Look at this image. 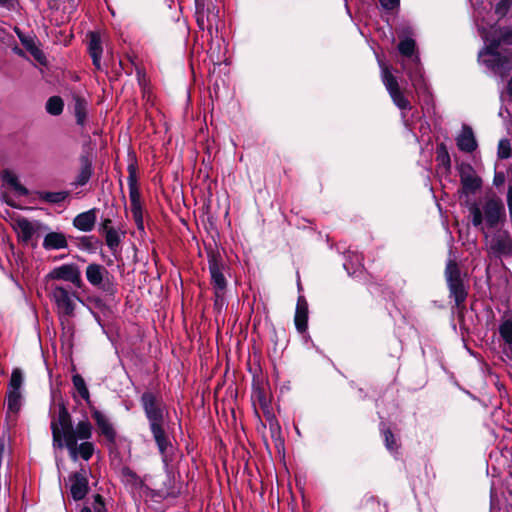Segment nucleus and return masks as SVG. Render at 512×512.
Masks as SVG:
<instances>
[{"label": "nucleus", "mask_w": 512, "mask_h": 512, "mask_svg": "<svg viewBox=\"0 0 512 512\" xmlns=\"http://www.w3.org/2000/svg\"><path fill=\"white\" fill-rule=\"evenodd\" d=\"M51 431L54 445H65L73 461L79 458L88 461L93 456L95 445L89 441L93 434L92 424L84 419L74 427L71 415L64 404L59 405L57 418L51 421Z\"/></svg>", "instance_id": "nucleus-1"}, {"label": "nucleus", "mask_w": 512, "mask_h": 512, "mask_svg": "<svg viewBox=\"0 0 512 512\" xmlns=\"http://www.w3.org/2000/svg\"><path fill=\"white\" fill-rule=\"evenodd\" d=\"M140 401L146 418L148 419L153 439L162 456L163 462L167 465L169 462V456L173 451V445L164 429L166 414L165 407L151 392H144Z\"/></svg>", "instance_id": "nucleus-2"}, {"label": "nucleus", "mask_w": 512, "mask_h": 512, "mask_svg": "<svg viewBox=\"0 0 512 512\" xmlns=\"http://www.w3.org/2000/svg\"><path fill=\"white\" fill-rule=\"evenodd\" d=\"M467 207L472 225L482 234L503 227L506 222L505 206L495 195L486 196L479 202L467 203Z\"/></svg>", "instance_id": "nucleus-3"}, {"label": "nucleus", "mask_w": 512, "mask_h": 512, "mask_svg": "<svg viewBox=\"0 0 512 512\" xmlns=\"http://www.w3.org/2000/svg\"><path fill=\"white\" fill-rule=\"evenodd\" d=\"M48 295L61 321L75 315L77 302L80 301L76 288L69 284L52 283Z\"/></svg>", "instance_id": "nucleus-4"}, {"label": "nucleus", "mask_w": 512, "mask_h": 512, "mask_svg": "<svg viewBox=\"0 0 512 512\" xmlns=\"http://www.w3.org/2000/svg\"><path fill=\"white\" fill-rule=\"evenodd\" d=\"M509 37H512V30L503 32L500 40L491 41L484 50L479 53L480 61L501 77L506 76L512 69L511 59L497 51L501 41L506 42Z\"/></svg>", "instance_id": "nucleus-5"}, {"label": "nucleus", "mask_w": 512, "mask_h": 512, "mask_svg": "<svg viewBox=\"0 0 512 512\" xmlns=\"http://www.w3.org/2000/svg\"><path fill=\"white\" fill-rule=\"evenodd\" d=\"M487 252L496 258L512 256V236L508 230L498 227L483 234Z\"/></svg>", "instance_id": "nucleus-6"}, {"label": "nucleus", "mask_w": 512, "mask_h": 512, "mask_svg": "<svg viewBox=\"0 0 512 512\" xmlns=\"http://www.w3.org/2000/svg\"><path fill=\"white\" fill-rule=\"evenodd\" d=\"M379 66L381 69V80L394 105L401 111H410L412 109L411 103L401 90L398 79L392 73L391 68L382 61H379Z\"/></svg>", "instance_id": "nucleus-7"}, {"label": "nucleus", "mask_w": 512, "mask_h": 512, "mask_svg": "<svg viewBox=\"0 0 512 512\" xmlns=\"http://www.w3.org/2000/svg\"><path fill=\"white\" fill-rule=\"evenodd\" d=\"M23 375L20 369H14L11 373L10 381L7 387V417L15 420L23 404L22 388Z\"/></svg>", "instance_id": "nucleus-8"}, {"label": "nucleus", "mask_w": 512, "mask_h": 512, "mask_svg": "<svg viewBox=\"0 0 512 512\" xmlns=\"http://www.w3.org/2000/svg\"><path fill=\"white\" fill-rule=\"evenodd\" d=\"M450 297L454 299L457 308L463 307L467 298V290L461 278L460 270L455 261L450 260L445 270Z\"/></svg>", "instance_id": "nucleus-9"}, {"label": "nucleus", "mask_w": 512, "mask_h": 512, "mask_svg": "<svg viewBox=\"0 0 512 512\" xmlns=\"http://www.w3.org/2000/svg\"><path fill=\"white\" fill-rule=\"evenodd\" d=\"M208 268L210 272L211 284L213 286L217 302L223 298L227 288V280L223 274L224 263L218 253H208Z\"/></svg>", "instance_id": "nucleus-10"}, {"label": "nucleus", "mask_w": 512, "mask_h": 512, "mask_svg": "<svg viewBox=\"0 0 512 512\" xmlns=\"http://www.w3.org/2000/svg\"><path fill=\"white\" fill-rule=\"evenodd\" d=\"M47 280L64 281L71 284L76 289L83 287L81 272L79 267L74 263L62 264L54 267L46 276Z\"/></svg>", "instance_id": "nucleus-11"}, {"label": "nucleus", "mask_w": 512, "mask_h": 512, "mask_svg": "<svg viewBox=\"0 0 512 512\" xmlns=\"http://www.w3.org/2000/svg\"><path fill=\"white\" fill-rule=\"evenodd\" d=\"M90 412L100 435L105 438L109 445H115L117 432L109 417L94 405H90Z\"/></svg>", "instance_id": "nucleus-12"}, {"label": "nucleus", "mask_w": 512, "mask_h": 512, "mask_svg": "<svg viewBox=\"0 0 512 512\" xmlns=\"http://www.w3.org/2000/svg\"><path fill=\"white\" fill-rule=\"evenodd\" d=\"M14 229L22 242L29 243L39 232L48 230V227L40 221L20 217L15 221Z\"/></svg>", "instance_id": "nucleus-13"}, {"label": "nucleus", "mask_w": 512, "mask_h": 512, "mask_svg": "<svg viewBox=\"0 0 512 512\" xmlns=\"http://www.w3.org/2000/svg\"><path fill=\"white\" fill-rule=\"evenodd\" d=\"M85 275L90 285L108 291L110 273L103 265L90 263L86 267Z\"/></svg>", "instance_id": "nucleus-14"}, {"label": "nucleus", "mask_w": 512, "mask_h": 512, "mask_svg": "<svg viewBox=\"0 0 512 512\" xmlns=\"http://www.w3.org/2000/svg\"><path fill=\"white\" fill-rule=\"evenodd\" d=\"M460 182L462 187V194L468 197L474 195L477 190L481 188L482 181L478 177L470 165H465L460 168Z\"/></svg>", "instance_id": "nucleus-15"}, {"label": "nucleus", "mask_w": 512, "mask_h": 512, "mask_svg": "<svg viewBox=\"0 0 512 512\" xmlns=\"http://www.w3.org/2000/svg\"><path fill=\"white\" fill-rule=\"evenodd\" d=\"M70 493L75 501L85 498L89 491V483L85 470L75 472L69 476Z\"/></svg>", "instance_id": "nucleus-16"}, {"label": "nucleus", "mask_w": 512, "mask_h": 512, "mask_svg": "<svg viewBox=\"0 0 512 512\" xmlns=\"http://www.w3.org/2000/svg\"><path fill=\"white\" fill-rule=\"evenodd\" d=\"M128 177L127 183L129 187V198L131 206L141 205V194L137 183V163L131 160L127 166Z\"/></svg>", "instance_id": "nucleus-17"}, {"label": "nucleus", "mask_w": 512, "mask_h": 512, "mask_svg": "<svg viewBox=\"0 0 512 512\" xmlns=\"http://www.w3.org/2000/svg\"><path fill=\"white\" fill-rule=\"evenodd\" d=\"M96 220V209L92 208L88 211L78 214L73 219V226L80 231L90 232L94 229Z\"/></svg>", "instance_id": "nucleus-18"}, {"label": "nucleus", "mask_w": 512, "mask_h": 512, "mask_svg": "<svg viewBox=\"0 0 512 512\" xmlns=\"http://www.w3.org/2000/svg\"><path fill=\"white\" fill-rule=\"evenodd\" d=\"M195 17L199 29L204 31L205 29L211 30L216 15L210 13V8H206L203 1L196 0Z\"/></svg>", "instance_id": "nucleus-19"}, {"label": "nucleus", "mask_w": 512, "mask_h": 512, "mask_svg": "<svg viewBox=\"0 0 512 512\" xmlns=\"http://www.w3.org/2000/svg\"><path fill=\"white\" fill-rule=\"evenodd\" d=\"M294 321L298 332L304 333L307 330L308 304L303 296L298 298Z\"/></svg>", "instance_id": "nucleus-20"}, {"label": "nucleus", "mask_w": 512, "mask_h": 512, "mask_svg": "<svg viewBox=\"0 0 512 512\" xmlns=\"http://www.w3.org/2000/svg\"><path fill=\"white\" fill-rule=\"evenodd\" d=\"M88 51L92 58L93 65L96 69H101V58H102V46H101V38L97 32L89 33V44Z\"/></svg>", "instance_id": "nucleus-21"}, {"label": "nucleus", "mask_w": 512, "mask_h": 512, "mask_svg": "<svg viewBox=\"0 0 512 512\" xmlns=\"http://www.w3.org/2000/svg\"><path fill=\"white\" fill-rule=\"evenodd\" d=\"M457 146L463 152L471 153L477 148V142L472 129L464 126L461 134L457 137Z\"/></svg>", "instance_id": "nucleus-22"}, {"label": "nucleus", "mask_w": 512, "mask_h": 512, "mask_svg": "<svg viewBox=\"0 0 512 512\" xmlns=\"http://www.w3.org/2000/svg\"><path fill=\"white\" fill-rule=\"evenodd\" d=\"M45 250H60L68 247L65 234L61 232H49L46 234L42 244Z\"/></svg>", "instance_id": "nucleus-23"}, {"label": "nucleus", "mask_w": 512, "mask_h": 512, "mask_svg": "<svg viewBox=\"0 0 512 512\" xmlns=\"http://www.w3.org/2000/svg\"><path fill=\"white\" fill-rule=\"evenodd\" d=\"M124 236L125 232H121L118 229H110L107 231V233H105V242L112 254H116V252L119 250L122 237Z\"/></svg>", "instance_id": "nucleus-24"}, {"label": "nucleus", "mask_w": 512, "mask_h": 512, "mask_svg": "<svg viewBox=\"0 0 512 512\" xmlns=\"http://www.w3.org/2000/svg\"><path fill=\"white\" fill-rule=\"evenodd\" d=\"M38 197L44 202L50 204H59L64 202L69 197L68 191H58V192H49V191H41L38 192Z\"/></svg>", "instance_id": "nucleus-25"}, {"label": "nucleus", "mask_w": 512, "mask_h": 512, "mask_svg": "<svg viewBox=\"0 0 512 512\" xmlns=\"http://www.w3.org/2000/svg\"><path fill=\"white\" fill-rule=\"evenodd\" d=\"M92 175V166L87 157H82L81 159V170L76 177L75 185L83 186L85 185Z\"/></svg>", "instance_id": "nucleus-26"}, {"label": "nucleus", "mask_w": 512, "mask_h": 512, "mask_svg": "<svg viewBox=\"0 0 512 512\" xmlns=\"http://www.w3.org/2000/svg\"><path fill=\"white\" fill-rule=\"evenodd\" d=\"M72 382H73L74 388L77 390V392L81 396V398L86 401L88 406L90 407V405H93L91 402L90 393H89V390L87 388L84 378L79 374H75L72 376Z\"/></svg>", "instance_id": "nucleus-27"}, {"label": "nucleus", "mask_w": 512, "mask_h": 512, "mask_svg": "<svg viewBox=\"0 0 512 512\" xmlns=\"http://www.w3.org/2000/svg\"><path fill=\"white\" fill-rule=\"evenodd\" d=\"M2 179L5 183H7L9 186H11L16 192H18L22 196L28 195L29 191L26 187H24L20 182L18 177L10 172V171H4L2 175Z\"/></svg>", "instance_id": "nucleus-28"}, {"label": "nucleus", "mask_w": 512, "mask_h": 512, "mask_svg": "<svg viewBox=\"0 0 512 512\" xmlns=\"http://www.w3.org/2000/svg\"><path fill=\"white\" fill-rule=\"evenodd\" d=\"M499 334L512 355V318H508L499 325Z\"/></svg>", "instance_id": "nucleus-29"}, {"label": "nucleus", "mask_w": 512, "mask_h": 512, "mask_svg": "<svg viewBox=\"0 0 512 512\" xmlns=\"http://www.w3.org/2000/svg\"><path fill=\"white\" fill-rule=\"evenodd\" d=\"M397 48L402 56L410 58L415 54L416 42L413 38L406 36L400 39Z\"/></svg>", "instance_id": "nucleus-30"}, {"label": "nucleus", "mask_w": 512, "mask_h": 512, "mask_svg": "<svg viewBox=\"0 0 512 512\" xmlns=\"http://www.w3.org/2000/svg\"><path fill=\"white\" fill-rule=\"evenodd\" d=\"M121 478L126 485H130L133 488H140L143 485L141 478L129 467L122 468Z\"/></svg>", "instance_id": "nucleus-31"}, {"label": "nucleus", "mask_w": 512, "mask_h": 512, "mask_svg": "<svg viewBox=\"0 0 512 512\" xmlns=\"http://www.w3.org/2000/svg\"><path fill=\"white\" fill-rule=\"evenodd\" d=\"M74 114L77 124L83 126L87 116V103L84 99L80 97L75 98Z\"/></svg>", "instance_id": "nucleus-32"}, {"label": "nucleus", "mask_w": 512, "mask_h": 512, "mask_svg": "<svg viewBox=\"0 0 512 512\" xmlns=\"http://www.w3.org/2000/svg\"><path fill=\"white\" fill-rule=\"evenodd\" d=\"M63 107V100L58 96H52L47 100L46 111L51 115H60L63 111Z\"/></svg>", "instance_id": "nucleus-33"}, {"label": "nucleus", "mask_w": 512, "mask_h": 512, "mask_svg": "<svg viewBox=\"0 0 512 512\" xmlns=\"http://www.w3.org/2000/svg\"><path fill=\"white\" fill-rule=\"evenodd\" d=\"M99 241L94 236H81L77 238V245L81 250L94 252Z\"/></svg>", "instance_id": "nucleus-34"}, {"label": "nucleus", "mask_w": 512, "mask_h": 512, "mask_svg": "<svg viewBox=\"0 0 512 512\" xmlns=\"http://www.w3.org/2000/svg\"><path fill=\"white\" fill-rule=\"evenodd\" d=\"M408 76L412 82L413 87L417 92L424 91L427 89L423 74L419 69H417L415 72H409Z\"/></svg>", "instance_id": "nucleus-35"}, {"label": "nucleus", "mask_w": 512, "mask_h": 512, "mask_svg": "<svg viewBox=\"0 0 512 512\" xmlns=\"http://www.w3.org/2000/svg\"><path fill=\"white\" fill-rule=\"evenodd\" d=\"M93 499L91 507L85 506L81 509V512H108L100 494L94 495Z\"/></svg>", "instance_id": "nucleus-36"}, {"label": "nucleus", "mask_w": 512, "mask_h": 512, "mask_svg": "<svg viewBox=\"0 0 512 512\" xmlns=\"http://www.w3.org/2000/svg\"><path fill=\"white\" fill-rule=\"evenodd\" d=\"M382 434L384 437V443L389 451H396L398 449L397 441L390 429H383Z\"/></svg>", "instance_id": "nucleus-37"}, {"label": "nucleus", "mask_w": 512, "mask_h": 512, "mask_svg": "<svg viewBox=\"0 0 512 512\" xmlns=\"http://www.w3.org/2000/svg\"><path fill=\"white\" fill-rule=\"evenodd\" d=\"M21 42L37 60L41 59L42 51L36 46L32 38H21Z\"/></svg>", "instance_id": "nucleus-38"}, {"label": "nucleus", "mask_w": 512, "mask_h": 512, "mask_svg": "<svg viewBox=\"0 0 512 512\" xmlns=\"http://www.w3.org/2000/svg\"><path fill=\"white\" fill-rule=\"evenodd\" d=\"M131 213L138 230L144 231L142 205L131 206Z\"/></svg>", "instance_id": "nucleus-39"}, {"label": "nucleus", "mask_w": 512, "mask_h": 512, "mask_svg": "<svg viewBox=\"0 0 512 512\" xmlns=\"http://www.w3.org/2000/svg\"><path fill=\"white\" fill-rule=\"evenodd\" d=\"M511 154L510 142L507 139H502L498 144V156L501 159H507Z\"/></svg>", "instance_id": "nucleus-40"}, {"label": "nucleus", "mask_w": 512, "mask_h": 512, "mask_svg": "<svg viewBox=\"0 0 512 512\" xmlns=\"http://www.w3.org/2000/svg\"><path fill=\"white\" fill-rule=\"evenodd\" d=\"M510 5V0H500L495 7V13L500 17L505 16L510 9Z\"/></svg>", "instance_id": "nucleus-41"}, {"label": "nucleus", "mask_w": 512, "mask_h": 512, "mask_svg": "<svg viewBox=\"0 0 512 512\" xmlns=\"http://www.w3.org/2000/svg\"><path fill=\"white\" fill-rule=\"evenodd\" d=\"M381 5L387 9L392 10L399 5V0H379Z\"/></svg>", "instance_id": "nucleus-42"}, {"label": "nucleus", "mask_w": 512, "mask_h": 512, "mask_svg": "<svg viewBox=\"0 0 512 512\" xmlns=\"http://www.w3.org/2000/svg\"><path fill=\"white\" fill-rule=\"evenodd\" d=\"M101 229L104 232V234L107 233V231H109L110 229H115L112 226V220L110 218H105L101 223Z\"/></svg>", "instance_id": "nucleus-43"}, {"label": "nucleus", "mask_w": 512, "mask_h": 512, "mask_svg": "<svg viewBox=\"0 0 512 512\" xmlns=\"http://www.w3.org/2000/svg\"><path fill=\"white\" fill-rule=\"evenodd\" d=\"M5 450H6L5 443H4V441H1L0 442V468L2 467Z\"/></svg>", "instance_id": "nucleus-44"}, {"label": "nucleus", "mask_w": 512, "mask_h": 512, "mask_svg": "<svg viewBox=\"0 0 512 512\" xmlns=\"http://www.w3.org/2000/svg\"><path fill=\"white\" fill-rule=\"evenodd\" d=\"M0 7L11 9L13 7V0H0Z\"/></svg>", "instance_id": "nucleus-45"}, {"label": "nucleus", "mask_w": 512, "mask_h": 512, "mask_svg": "<svg viewBox=\"0 0 512 512\" xmlns=\"http://www.w3.org/2000/svg\"><path fill=\"white\" fill-rule=\"evenodd\" d=\"M508 89H509L510 93H512V76H511V79L508 84Z\"/></svg>", "instance_id": "nucleus-46"}]
</instances>
